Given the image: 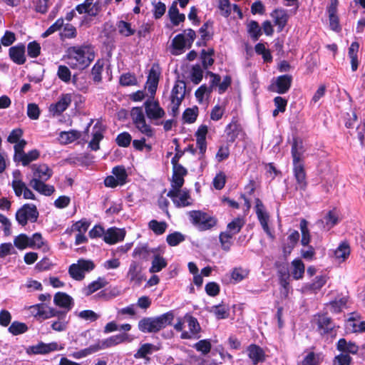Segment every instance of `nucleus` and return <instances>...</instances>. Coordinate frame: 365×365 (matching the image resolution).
<instances>
[{
    "label": "nucleus",
    "mask_w": 365,
    "mask_h": 365,
    "mask_svg": "<svg viewBox=\"0 0 365 365\" xmlns=\"http://www.w3.org/2000/svg\"><path fill=\"white\" fill-rule=\"evenodd\" d=\"M173 319V312H168L157 317H144L139 321L138 327L143 333H156L171 324Z\"/></svg>",
    "instance_id": "f257e3e1"
},
{
    "label": "nucleus",
    "mask_w": 365,
    "mask_h": 365,
    "mask_svg": "<svg viewBox=\"0 0 365 365\" xmlns=\"http://www.w3.org/2000/svg\"><path fill=\"white\" fill-rule=\"evenodd\" d=\"M67 53V63L73 69L83 70L88 66L92 61L87 46L70 47Z\"/></svg>",
    "instance_id": "f03ea898"
},
{
    "label": "nucleus",
    "mask_w": 365,
    "mask_h": 365,
    "mask_svg": "<svg viewBox=\"0 0 365 365\" xmlns=\"http://www.w3.org/2000/svg\"><path fill=\"white\" fill-rule=\"evenodd\" d=\"M14 244L19 250L31 248L34 250L41 249L43 251L49 250L46 242L43 239L40 233H35L31 237H29L26 234H20L14 238Z\"/></svg>",
    "instance_id": "7ed1b4c3"
},
{
    "label": "nucleus",
    "mask_w": 365,
    "mask_h": 365,
    "mask_svg": "<svg viewBox=\"0 0 365 365\" xmlns=\"http://www.w3.org/2000/svg\"><path fill=\"white\" fill-rule=\"evenodd\" d=\"M189 217L191 222L202 231L211 229L217 222L215 217L200 210L190 211Z\"/></svg>",
    "instance_id": "20e7f679"
},
{
    "label": "nucleus",
    "mask_w": 365,
    "mask_h": 365,
    "mask_svg": "<svg viewBox=\"0 0 365 365\" xmlns=\"http://www.w3.org/2000/svg\"><path fill=\"white\" fill-rule=\"evenodd\" d=\"M133 123L139 132L147 137L154 135L153 129L146 123L145 117L141 107H134L130 111Z\"/></svg>",
    "instance_id": "39448f33"
},
{
    "label": "nucleus",
    "mask_w": 365,
    "mask_h": 365,
    "mask_svg": "<svg viewBox=\"0 0 365 365\" xmlns=\"http://www.w3.org/2000/svg\"><path fill=\"white\" fill-rule=\"evenodd\" d=\"M15 217L19 225L25 226L29 220L32 222H36L38 217V212L36 205L25 204L17 210Z\"/></svg>",
    "instance_id": "423d86ee"
},
{
    "label": "nucleus",
    "mask_w": 365,
    "mask_h": 365,
    "mask_svg": "<svg viewBox=\"0 0 365 365\" xmlns=\"http://www.w3.org/2000/svg\"><path fill=\"white\" fill-rule=\"evenodd\" d=\"M167 196L172 199L176 207H185L192 205L190 191L187 189H170Z\"/></svg>",
    "instance_id": "0eeeda50"
},
{
    "label": "nucleus",
    "mask_w": 365,
    "mask_h": 365,
    "mask_svg": "<svg viewBox=\"0 0 365 365\" xmlns=\"http://www.w3.org/2000/svg\"><path fill=\"white\" fill-rule=\"evenodd\" d=\"M277 269V276L279 282L283 288V294L285 297L288 296L289 290L290 274L289 270V263L287 262L277 261L274 264Z\"/></svg>",
    "instance_id": "6e6552de"
},
{
    "label": "nucleus",
    "mask_w": 365,
    "mask_h": 365,
    "mask_svg": "<svg viewBox=\"0 0 365 365\" xmlns=\"http://www.w3.org/2000/svg\"><path fill=\"white\" fill-rule=\"evenodd\" d=\"M147 117L150 120H158L164 117L165 113L160 106L158 101L154 100V96L147 99L144 103Z\"/></svg>",
    "instance_id": "1a4fd4ad"
},
{
    "label": "nucleus",
    "mask_w": 365,
    "mask_h": 365,
    "mask_svg": "<svg viewBox=\"0 0 365 365\" xmlns=\"http://www.w3.org/2000/svg\"><path fill=\"white\" fill-rule=\"evenodd\" d=\"M339 216L335 210H329L323 218L318 220L314 227L318 230L329 231L339 222Z\"/></svg>",
    "instance_id": "9d476101"
},
{
    "label": "nucleus",
    "mask_w": 365,
    "mask_h": 365,
    "mask_svg": "<svg viewBox=\"0 0 365 365\" xmlns=\"http://www.w3.org/2000/svg\"><path fill=\"white\" fill-rule=\"evenodd\" d=\"M72 102L71 93L61 94L58 101L55 103L50 105L48 110L49 112L53 115H61L71 105Z\"/></svg>",
    "instance_id": "9b49d317"
},
{
    "label": "nucleus",
    "mask_w": 365,
    "mask_h": 365,
    "mask_svg": "<svg viewBox=\"0 0 365 365\" xmlns=\"http://www.w3.org/2000/svg\"><path fill=\"white\" fill-rule=\"evenodd\" d=\"M184 319L187 323L190 331H182L180 336L181 339H190L192 338H200L198 334L201 331V327L197 319L192 315L187 314L185 315Z\"/></svg>",
    "instance_id": "f8f14e48"
},
{
    "label": "nucleus",
    "mask_w": 365,
    "mask_h": 365,
    "mask_svg": "<svg viewBox=\"0 0 365 365\" xmlns=\"http://www.w3.org/2000/svg\"><path fill=\"white\" fill-rule=\"evenodd\" d=\"M127 277L129 279L130 283H134L135 285H140L145 277L143 273L142 266L136 261H132L127 273Z\"/></svg>",
    "instance_id": "ddd939ff"
},
{
    "label": "nucleus",
    "mask_w": 365,
    "mask_h": 365,
    "mask_svg": "<svg viewBox=\"0 0 365 365\" xmlns=\"http://www.w3.org/2000/svg\"><path fill=\"white\" fill-rule=\"evenodd\" d=\"M292 76L290 75L279 76L276 78L275 83L271 86L272 91L279 93H286L291 88Z\"/></svg>",
    "instance_id": "4468645a"
},
{
    "label": "nucleus",
    "mask_w": 365,
    "mask_h": 365,
    "mask_svg": "<svg viewBox=\"0 0 365 365\" xmlns=\"http://www.w3.org/2000/svg\"><path fill=\"white\" fill-rule=\"evenodd\" d=\"M173 170L171 189H180L185 182L184 176L187 174V170L182 165L174 166Z\"/></svg>",
    "instance_id": "2eb2a0df"
},
{
    "label": "nucleus",
    "mask_w": 365,
    "mask_h": 365,
    "mask_svg": "<svg viewBox=\"0 0 365 365\" xmlns=\"http://www.w3.org/2000/svg\"><path fill=\"white\" fill-rule=\"evenodd\" d=\"M125 236V231L123 229L115 227L108 228L104 235V242L109 245H113L123 241Z\"/></svg>",
    "instance_id": "dca6fc26"
},
{
    "label": "nucleus",
    "mask_w": 365,
    "mask_h": 365,
    "mask_svg": "<svg viewBox=\"0 0 365 365\" xmlns=\"http://www.w3.org/2000/svg\"><path fill=\"white\" fill-rule=\"evenodd\" d=\"M316 323L322 334H330L335 328V324L331 319L327 315H318L315 318Z\"/></svg>",
    "instance_id": "f3484780"
},
{
    "label": "nucleus",
    "mask_w": 365,
    "mask_h": 365,
    "mask_svg": "<svg viewBox=\"0 0 365 365\" xmlns=\"http://www.w3.org/2000/svg\"><path fill=\"white\" fill-rule=\"evenodd\" d=\"M44 182L45 180H39V178H32L29 182V185L40 194L50 196L55 192V187Z\"/></svg>",
    "instance_id": "a211bd4d"
},
{
    "label": "nucleus",
    "mask_w": 365,
    "mask_h": 365,
    "mask_svg": "<svg viewBox=\"0 0 365 365\" xmlns=\"http://www.w3.org/2000/svg\"><path fill=\"white\" fill-rule=\"evenodd\" d=\"M160 72L158 66L153 65L149 71L146 85L151 96H154L158 88Z\"/></svg>",
    "instance_id": "6ab92c4d"
},
{
    "label": "nucleus",
    "mask_w": 365,
    "mask_h": 365,
    "mask_svg": "<svg viewBox=\"0 0 365 365\" xmlns=\"http://www.w3.org/2000/svg\"><path fill=\"white\" fill-rule=\"evenodd\" d=\"M10 58L16 64L22 65L26 62L25 46L20 43L9 48Z\"/></svg>",
    "instance_id": "aec40b11"
},
{
    "label": "nucleus",
    "mask_w": 365,
    "mask_h": 365,
    "mask_svg": "<svg viewBox=\"0 0 365 365\" xmlns=\"http://www.w3.org/2000/svg\"><path fill=\"white\" fill-rule=\"evenodd\" d=\"M304 152L305 149L303 142L299 139L294 138L292 145L293 165H303L302 163V160Z\"/></svg>",
    "instance_id": "412c9836"
},
{
    "label": "nucleus",
    "mask_w": 365,
    "mask_h": 365,
    "mask_svg": "<svg viewBox=\"0 0 365 365\" xmlns=\"http://www.w3.org/2000/svg\"><path fill=\"white\" fill-rule=\"evenodd\" d=\"M248 356L252 360V364L256 365L265 360V354L264 350L256 344H251L247 348Z\"/></svg>",
    "instance_id": "4be33fe9"
},
{
    "label": "nucleus",
    "mask_w": 365,
    "mask_h": 365,
    "mask_svg": "<svg viewBox=\"0 0 365 365\" xmlns=\"http://www.w3.org/2000/svg\"><path fill=\"white\" fill-rule=\"evenodd\" d=\"M294 165V174L297 180L296 189L305 190L307 182L306 180V173L304 169L303 165Z\"/></svg>",
    "instance_id": "5701e85b"
},
{
    "label": "nucleus",
    "mask_w": 365,
    "mask_h": 365,
    "mask_svg": "<svg viewBox=\"0 0 365 365\" xmlns=\"http://www.w3.org/2000/svg\"><path fill=\"white\" fill-rule=\"evenodd\" d=\"M31 353L34 354H46L51 351L58 349V344L56 342H51L49 344H45L43 342H39L38 344L31 346L29 348Z\"/></svg>",
    "instance_id": "b1692460"
},
{
    "label": "nucleus",
    "mask_w": 365,
    "mask_h": 365,
    "mask_svg": "<svg viewBox=\"0 0 365 365\" xmlns=\"http://www.w3.org/2000/svg\"><path fill=\"white\" fill-rule=\"evenodd\" d=\"M207 133V127L206 125H201L197 129L195 136L197 146L200 150V153L203 155L206 151L207 143H206V135Z\"/></svg>",
    "instance_id": "393cba45"
},
{
    "label": "nucleus",
    "mask_w": 365,
    "mask_h": 365,
    "mask_svg": "<svg viewBox=\"0 0 365 365\" xmlns=\"http://www.w3.org/2000/svg\"><path fill=\"white\" fill-rule=\"evenodd\" d=\"M32 170H34V178H39L41 180H48L52 175V170L45 164L42 165H33Z\"/></svg>",
    "instance_id": "a878e982"
},
{
    "label": "nucleus",
    "mask_w": 365,
    "mask_h": 365,
    "mask_svg": "<svg viewBox=\"0 0 365 365\" xmlns=\"http://www.w3.org/2000/svg\"><path fill=\"white\" fill-rule=\"evenodd\" d=\"M53 302L56 306L70 310L73 299L66 293L58 292L54 295Z\"/></svg>",
    "instance_id": "bb28decb"
},
{
    "label": "nucleus",
    "mask_w": 365,
    "mask_h": 365,
    "mask_svg": "<svg viewBox=\"0 0 365 365\" xmlns=\"http://www.w3.org/2000/svg\"><path fill=\"white\" fill-rule=\"evenodd\" d=\"M272 16L274 19V24L278 27V31H282L288 20V15L286 11L284 9H275L272 12Z\"/></svg>",
    "instance_id": "cd10ccee"
},
{
    "label": "nucleus",
    "mask_w": 365,
    "mask_h": 365,
    "mask_svg": "<svg viewBox=\"0 0 365 365\" xmlns=\"http://www.w3.org/2000/svg\"><path fill=\"white\" fill-rule=\"evenodd\" d=\"M186 85L185 81H178L174 86L171 91V101H182L185 95Z\"/></svg>",
    "instance_id": "c85d7f7f"
},
{
    "label": "nucleus",
    "mask_w": 365,
    "mask_h": 365,
    "mask_svg": "<svg viewBox=\"0 0 365 365\" xmlns=\"http://www.w3.org/2000/svg\"><path fill=\"white\" fill-rule=\"evenodd\" d=\"M159 348L153 344L146 343L140 346L137 352L134 354L135 359H145L150 361V358L147 356L148 354H151L153 351H158Z\"/></svg>",
    "instance_id": "c756f323"
},
{
    "label": "nucleus",
    "mask_w": 365,
    "mask_h": 365,
    "mask_svg": "<svg viewBox=\"0 0 365 365\" xmlns=\"http://www.w3.org/2000/svg\"><path fill=\"white\" fill-rule=\"evenodd\" d=\"M168 16L174 26H178L180 22H183L185 20V14L179 13L176 1H174L169 8Z\"/></svg>",
    "instance_id": "7c9ffc66"
},
{
    "label": "nucleus",
    "mask_w": 365,
    "mask_h": 365,
    "mask_svg": "<svg viewBox=\"0 0 365 365\" xmlns=\"http://www.w3.org/2000/svg\"><path fill=\"white\" fill-rule=\"evenodd\" d=\"M128 340V335L125 333L112 336L103 340V346L109 348Z\"/></svg>",
    "instance_id": "2f4dec72"
},
{
    "label": "nucleus",
    "mask_w": 365,
    "mask_h": 365,
    "mask_svg": "<svg viewBox=\"0 0 365 365\" xmlns=\"http://www.w3.org/2000/svg\"><path fill=\"white\" fill-rule=\"evenodd\" d=\"M337 349L342 352L354 354L357 353L359 348L354 343L351 341L347 342L345 339L342 338L338 341Z\"/></svg>",
    "instance_id": "473e14b6"
},
{
    "label": "nucleus",
    "mask_w": 365,
    "mask_h": 365,
    "mask_svg": "<svg viewBox=\"0 0 365 365\" xmlns=\"http://www.w3.org/2000/svg\"><path fill=\"white\" fill-rule=\"evenodd\" d=\"M212 25L213 22L209 20L206 21L199 30L201 35V40L203 41L204 46H206V42L212 38Z\"/></svg>",
    "instance_id": "72a5a7b5"
},
{
    "label": "nucleus",
    "mask_w": 365,
    "mask_h": 365,
    "mask_svg": "<svg viewBox=\"0 0 365 365\" xmlns=\"http://www.w3.org/2000/svg\"><path fill=\"white\" fill-rule=\"evenodd\" d=\"M40 155L39 151L34 149L29 153H24L22 155L19 157L14 162L19 163H21L24 166L28 165L31 162L36 160Z\"/></svg>",
    "instance_id": "f704fd0d"
},
{
    "label": "nucleus",
    "mask_w": 365,
    "mask_h": 365,
    "mask_svg": "<svg viewBox=\"0 0 365 365\" xmlns=\"http://www.w3.org/2000/svg\"><path fill=\"white\" fill-rule=\"evenodd\" d=\"M215 54V51L212 48H210L207 50L202 49L200 52V58L202 61V67L205 69L208 68L214 63V59L212 56Z\"/></svg>",
    "instance_id": "c9c22d12"
},
{
    "label": "nucleus",
    "mask_w": 365,
    "mask_h": 365,
    "mask_svg": "<svg viewBox=\"0 0 365 365\" xmlns=\"http://www.w3.org/2000/svg\"><path fill=\"white\" fill-rule=\"evenodd\" d=\"M292 276L294 279H299L303 277L304 273V264L302 261L299 259H296L292 261Z\"/></svg>",
    "instance_id": "e433bc0d"
},
{
    "label": "nucleus",
    "mask_w": 365,
    "mask_h": 365,
    "mask_svg": "<svg viewBox=\"0 0 365 365\" xmlns=\"http://www.w3.org/2000/svg\"><path fill=\"white\" fill-rule=\"evenodd\" d=\"M108 282L104 278L99 277L96 281L89 284L85 289L84 292L86 296H89L96 291L104 287Z\"/></svg>",
    "instance_id": "4c0bfd02"
},
{
    "label": "nucleus",
    "mask_w": 365,
    "mask_h": 365,
    "mask_svg": "<svg viewBox=\"0 0 365 365\" xmlns=\"http://www.w3.org/2000/svg\"><path fill=\"white\" fill-rule=\"evenodd\" d=\"M240 130V125L236 120H232L230 124L227 125L225 132L229 141L234 142L235 140L238 136Z\"/></svg>",
    "instance_id": "58836bf2"
},
{
    "label": "nucleus",
    "mask_w": 365,
    "mask_h": 365,
    "mask_svg": "<svg viewBox=\"0 0 365 365\" xmlns=\"http://www.w3.org/2000/svg\"><path fill=\"white\" fill-rule=\"evenodd\" d=\"M167 266V262L163 257L155 255L152 261V265L149 269L150 273H155L161 271Z\"/></svg>",
    "instance_id": "ea45409f"
},
{
    "label": "nucleus",
    "mask_w": 365,
    "mask_h": 365,
    "mask_svg": "<svg viewBox=\"0 0 365 365\" xmlns=\"http://www.w3.org/2000/svg\"><path fill=\"white\" fill-rule=\"evenodd\" d=\"M117 28L118 33L125 37L130 36L135 33V29L132 28L131 24L123 20L117 23Z\"/></svg>",
    "instance_id": "a19ab883"
},
{
    "label": "nucleus",
    "mask_w": 365,
    "mask_h": 365,
    "mask_svg": "<svg viewBox=\"0 0 365 365\" xmlns=\"http://www.w3.org/2000/svg\"><path fill=\"white\" fill-rule=\"evenodd\" d=\"M299 227L302 232L301 243L303 246H307L311 240V236L308 229V222L305 219H302L300 220Z\"/></svg>",
    "instance_id": "79ce46f5"
},
{
    "label": "nucleus",
    "mask_w": 365,
    "mask_h": 365,
    "mask_svg": "<svg viewBox=\"0 0 365 365\" xmlns=\"http://www.w3.org/2000/svg\"><path fill=\"white\" fill-rule=\"evenodd\" d=\"M245 225V220L242 217H236L232 222L228 223L227 226V232L233 235L240 232L242 227Z\"/></svg>",
    "instance_id": "37998d69"
},
{
    "label": "nucleus",
    "mask_w": 365,
    "mask_h": 365,
    "mask_svg": "<svg viewBox=\"0 0 365 365\" xmlns=\"http://www.w3.org/2000/svg\"><path fill=\"white\" fill-rule=\"evenodd\" d=\"M247 31L254 41H257L262 35V29L255 21H251L249 23Z\"/></svg>",
    "instance_id": "c03bdc74"
},
{
    "label": "nucleus",
    "mask_w": 365,
    "mask_h": 365,
    "mask_svg": "<svg viewBox=\"0 0 365 365\" xmlns=\"http://www.w3.org/2000/svg\"><path fill=\"white\" fill-rule=\"evenodd\" d=\"M28 327L25 323L14 321L9 327V331L13 335H19L26 332Z\"/></svg>",
    "instance_id": "a18cd8bd"
},
{
    "label": "nucleus",
    "mask_w": 365,
    "mask_h": 365,
    "mask_svg": "<svg viewBox=\"0 0 365 365\" xmlns=\"http://www.w3.org/2000/svg\"><path fill=\"white\" fill-rule=\"evenodd\" d=\"M81 136V133L76 130H71L67 132H61L60 134L61 139L64 143H71L80 138Z\"/></svg>",
    "instance_id": "49530a36"
},
{
    "label": "nucleus",
    "mask_w": 365,
    "mask_h": 365,
    "mask_svg": "<svg viewBox=\"0 0 365 365\" xmlns=\"http://www.w3.org/2000/svg\"><path fill=\"white\" fill-rule=\"evenodd\" d=\"M167 226L165 222H158L155 220H152L148 223L149 228L156 235L163 234L166 230Z\"/></svg>",
    "instance_id": "de8ad7c7"
},
{
    "label": "nucleus",
    "mask_w": 365,
    "mask_h": 365,
    "mask_svg": "<svg viewBox=\"0 0 365 365\" xmlns=\"http://www.w3.org/2000/svg\"><path fill=\"white\" fill-rule=\"evenodd\" d=\"M112 173L115 176V179L118 181L120 185H122L126 182L128 175L123 166L114 167Z\"/></svg>",
    "instance_id": "09e8293b"
},
{
    "label": "nucleus",
    "mask_w": 365,
    "mask_h": 365,
    "mask_svg": "<svg viewBox=\"0 0 365 365\" xmlns=\"http://www.w3.org/2000/svg\"><path fill=\"white\" fill-rule=\"evenodd\" d=\"M197 114H198V108L197 106H195L194 108H187L183 112L182 118L185 123H192L196 120Z\"/></svg>",
    "instance_id": "8fccbe9b"
},
{
    "label": "nucleus",
    "mask_w": 365,
    "mask_h": 365,
    "mask_svg": "<svg viewBox=\"0 0 365 365\" xmlns=\"http://www.w3.org/2000/svg\"><path fill=\"white\" fill-rule=\"evenodd\" d=\"M348 302L346 297H342L338 300H334L330 302L327 305L330 306L331 312L334 313H339L342 309L346 307Z\"/></svg>",
    "instance_id": "3c124183"
},
{
    "label": "nucleus",
    "mask_w": 365,
    "mask_h": 365,
    "mask_svg": "<svg viewBox=\"0 0 365 365\" xmlns=\"http://www.w3.org/2000/svg\"><path fill=\"white\" fill-rule=\"evenodd\" d=\"M137 83L135 76L130 73H124L120 77V84L123 86H135Z\"/></svg>",
    "instance_id": "603ef678"
},
{
    "label": "nucleus",
    "mask_w": 365,
    "mask_h": 365,
    "mask_svg": "<svg viewBox=\"0 0 365 365\" xmlns=\"http://www.w3.org/2000/svg\"><path fill=\"white\" fill-rule=\"evenodd\" d=\"M68 273L70 276L78 281H81L84 279L85 274L81 269L77 265V264H73L69 267Z\"/></svg>",
    "instance_id": "864d4df0"
},
{
    "label": "nucleus",
    "mask_w": 365,
    "mask_h": 365,
    "mask_svg": "<svg viewBox=\"0 0 365 365\" xmlns=\"http://www.w3.org/2000/svg\"><path fill=\"white\" fill-rule=\"evenodd\" d=\"M193 347L198 351L202 352L203 354H208L212 348V344L210 341L207 339L200 340L198 342L195 343Z\"/></svg>",
    "instance_id": "5fc2aeb1"
},
{
    "label": "nucleus",
    "mask_w": 365,
    "mask_h": 365,
    "mask_svg": "<svg viewBox=\"0 0 365 365\" xmlns=\"http://www.w3.org/2000/svg\"><path fill=\"white\" fill-rule=\"evenodd\" d=\"M132 137L128 132H123L118 135L115 141L118 146L126 148L130 144Z\"/></svg>",
    "instance_id": "6e6d98bb"
},
{
    "label": "nucleus",
    "mask_w": 365,
    "mask_h": 365,
    "mask_svg": "<svg viewBox=\"0 0 365 365\" xmlns=\"http://www.w3.org/2000/svg\"><path fill=\"white\" fill-rule=\"evenodd\" d=\"M152 4L153 6V16L155 19H160L166 11V6L164 3L161 1L155 2L153 1L152 2Z\"/></svg>",
    "instance_id": "4d7b16f0"
},
{
    "label": "nucleus",
    "mask_w": 365,
    "mask_h": 365,
    "mask_svg": "<svg viewBox=\"0 0 365 365\" xmlns=\"http://www.w3.org/2000/svg\"><path fill=\"white\" fill-rule=\"evenodd\" d=\"M184 240L185 236L178 232H175L167 236V242L170 246H176Z\"/></svg>",
    "instance_id": "13d9d810"
},
{
    "label": "nucleus",
    "mask_w": 365,
    "mask_h": 365,
    "mask_svg": "<svg viewBox=\"0 0 365 365\" xmlns=\"http://www.w3.org/2000/svg\"><path fill=\"white\" fill-rule=\"evenodd\" d=\"M103 70V63L99 61L93 66L91 73L93 79L96 83H100L102 80L101 73Z\"/></svg>",
    "instance_id": "bf43d9fd"
},
{
    "label": "nucleus",
    "mask_w": 365,
    "mask_h": 365,
    "mask_svg": "<svg viewBox=\"0 0 365 365\" xmlns=\"http://www.w3.org/2000/svg\"><path fill=\"white\" fill-rule=\"evenodd\" d=\"M68 322L66 320V314H62V317L58 318L57 321L51 324V328L57 331H62L66 330Z\"/></svg>",
    "instance_id": "052dcab7"
},
{
    "label": "nucleus",
    "mask_w": 365,
    "mask_h": 365,
    "mask_svg": "<svg viewBox=\"0 0 365 365\" xmlns=\"http://www.w3.org/2000/svg\"><path fill=\"white\" fill-rule=\"evenodd\" d=\"M57 76L63 82L68 83L71 81V73L68 68L66 66L61 65L58 66Z\"/></svg>",
    "instance_id": "680f3d73"
},
{
    "label": "nucleus",
    "mask_w": 365,
    "mask_h": 365,
    "mask_svg": "<svg viewBox=\"0 0 365 365\" xmlns=\"http://www.w3.org/2000/svg\"><path fill=\"white\" fill-rule=\"evenodd\" d=\"M77 316L86 321L96 322L98 318L99 315L92 310H83L78 313Z\"/></svg>",
    "instance_id": "e2e57ef3"
},
{
    "label": "nucleus",
    "mask_w": 365,
    "mask_h": 365,
    "mask_svg": "<svg viewBox=\"0 0 365 365\" xmlns=\"http://www.w3.org/2000/svg\"><path fill=\"white\" fill-rule=\"evenodd\" d=\"M11 186L17 197H20L26 187V184L20 179H14L11 182Z\"/></svg>",
    "instance_id": "0e129e2a"
},
{
    "label": "nucleus",
    "mask_w": 365,
    "mask_h": 365,
    "mask_svg": "<svg viewBox=\"0 0 365 365\" xmlns=\"http://www.w3.org/2000/svg\"><path fill=\"white\" fill-rule=\"evenodd\" d=\"M299 240V233L297 230L292 231L287 237L286 241V246L287 248L292 250Z\"/></svg>",
    "instance_id": "69168bd1"
},
{
    "label": "nucleus",
    "mask_w": 365,
    "mask_h": 365,
    "mask_svg": "<svg viewBox=\"0 0 365 365\" xmlns=\"http://www.w3.org/2000/svg\"><path fill=\"white\" fill-rule=\"evenodd\" d=\"M351 357L347 354H340L336 356L333 361V365H350Z\"/></svg>",
    "instance_id": "338daca9"
},
{
    "label": "nucleus",
    "mask_w": 365,
    "mask_h": 365,
    "mask_svg": "<svg viewBox=\"0 0 365 365\" xmlns=\"http://www.w3.org/2000/svg\"><path fill=\"white\" fill-rule=\"evenodd\" d=\"M320 363L319 355L314 352L309 353L302 362V365H318Z\"/></svg>",
    "instance_id": "774afa93"
}]
</instances>
